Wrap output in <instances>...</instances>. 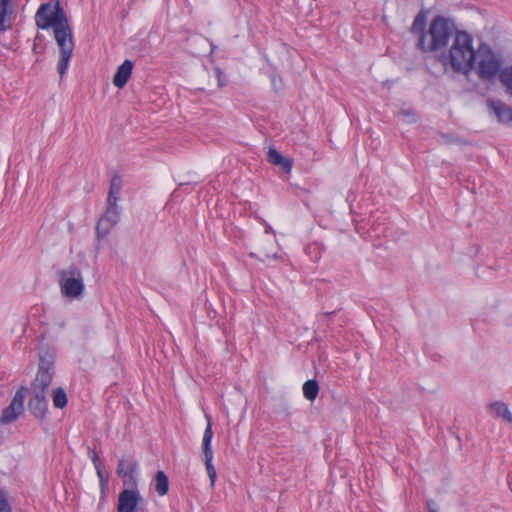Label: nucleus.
Returning a JSON list of instances; mask_svg holds the SVG:
<instances>
[{
    "mask_svg": "<svg viewBox=\"0 0 512 512\" xmlns=\"http://www.w3.org/2000/svg\"><path fill=\"white\" fill-rule=\"evenodd\" d=\"M92 461H93L95 467H96V465H100L98 456L96 454H94Z\"/></svg>",
    "mask_w": 512,
    "mask_h": 512,
    "instance_id": "obj_30",
    "label": "nucleus"
},
{
    "mask_svg": "<svg viewBox=\"0 0 512 512\" xmlns=\"http://www.w3.org/2000/svg\"><path fill=\"white\" fill-rule=\"evenodd\" d=\"M122 189V179L120 176H113L110 182L109 193L107 197V202L118 204V200L120 198V193Z\"/></svg>",
    "mask_w": 512,
    "mask_h": 512,
    "instance_id": "obj_16",
    "label": "nucleus"
},
{
    "mask_svg": "<svg viewBox=\"0 0 512 512\" xmlns=\"http://www.w3.org/2000/svg\"><path fill=\"white\" fill-rule=\"evenodd\" d=\"M133 69V63L130 60H125L117 69L113 78V84L118 88H123L128 82Z\"/></svg>",
    "mask_w": 512,
    "mask_h": 512,
    "instance_id": "obj_14",
    "label": "nucleus"
},
{
    "mask_svg": "<svg viewBox=\"0 0 512 512\" xmlns=\"http://www.w3.org/2000/svg\"><path fill=\"white\" fill-rule=\"evenodd\" d=\"M401 115L408 121V122H411V121H415V116L412 112L408 111V112H401Z\"/></svg>",
    "mask_w": 512,
    "mask_h": 512,
    "instance_id": "obj_27",
    "label": "nucleus"
},
{
    "mask_svg": "<svg viewBox=\"0 0 512 512\" xmlns=\"http://www.w3.org/2000/svg\"><path fill=\"white\" fill-rule=\"evenodd\" d=\"M265 231H266L267 233H269V232H273V230H272L271 226H269V225L266 227V230H265Z\"/></svg>",
    "mask_w": 512,
    "mask_h": 512,
    "instance_id": "obj_31",
    "label": "nucleus"
},
{
    "mask_svg": "<svg viewBox=\"0 0 512 512\" xmlns=\"http://www.w3.org/2000/svg\"><path fill=\"white\" fill-rule=\"evenodd\" d=\"M489 109L497 117L498 121L508 123L512 121V107L500 100L489 99L487 101Z\"/></svg>",
    "mask_w": 512,
    "mask_h": 512,
    "instance_id": "obj_13",
    "label": "nucleus"
},
{
    "mask_svg": "<svg viewBox=\"0 0 512 512\" xmlns=\"http://www.w3.org/2000/svg\"><path fill=\"white\" fill-rule=\"evenodd\" d=\"M491 409L498 417H502L512 423V414L506 404L502 402H495L491 405Z\"/></svg>",
    "mask_w": 512,
    "mask_h": 512,
    "instance_id": "obj_23",
    "label": "nucleus"
},
{
    "mask_svg": "<svg viewBox=\"0 0 512 512\" xmlns=\"http://www.w3.org/2000/svg\"><path fill=\"white\" fill-rule=\"evenodd\" d=\"M52 402L54 407L63 409L67 405V395L63 388H56L52 392Z\"/></svg>",
    "mask_w": 512,
    "mask_h": 512,
    "instance_id": "obj_22",
    "label": "nucleus"
},
{
    "mask_svg": "<svg viewBox=\"0 0 512 512\" xmlns=\"http://www.w3.org/2000/svg\"><path fill=\"white\" fill-rule=\"evenodd\" d=\"M143 503V498L141 497L139 491L136 488L130 487L129 489H124L118 497V512H138V507Z\"/></svg>",
    "mask_w": 512,
    "mask_h": 512,
    "instance_id": "obj_10",
    "label": "nucleus"
},
{
    "mask_svg": "<svg viewBox=\"0 0 512 512\" xmlns=\"http://www.w3.org/2000/svg\"><path fill=\"white\" fill-rule=\"evenodd\" d=\"M121 216V208L116 203L107 202L106 210L96 225L98 237L107 236L110 231L118 224Z\"/></svg>",
    "mask_w": 512,
    "mask_h": 512,
    "instance_id": "obj_7",
    "label": "nucleus"
},
{
    "mask_svg": "<svg viewBox=\"0 0 512 512\" xmlns=\"http://www.w3.org/2000/svg\"><path fill=\"white\" fill-rule=\"evenodd\" d=\"M33 395L28 402L29 411L38 419H43L48 410L45 393L32 391Z\"/></svg>",
    "mask_w": 512,
    "mask_h": 512,
    "instance_id": "obj_11",
    "label": "nucleus"
},
{
    "mask_svg": "<svg viewBox=\"0 0 512 512\" xmlns=\"http://www.w3.org/2000/svg\"><path fill=\"white\" fill-rule=\"evenodd\" d=\"M499 80L506 88L507 94L512 97V65L500 71Z\"/></svg>",
    "mask_w": 512,
    "mask_h": 512,
    "instance_id": "obj_19",
    "label": "nucleus"
},
{
    "mask_svg": "<svg viewBox=\"0 0 512 512\" xmlns=\"http://www.w3.org/2000/svg\"><path fill=\"white\" fill-rule=\"evenodd\" d=\"M213 77L216 80V88L220 89L226 85V77L219 67H215Z\"/></svg>",
    "mask_w": 512,
    "mask_h": 512,
    "instance_id": "obj_24",
    "label": "nucleus"
},
{
    "mask_svg": "<svg viewBox=\"0 0 512 512\" xmlns=\"http://www.w3.org/2000/svg\"><path fill=\"white\" fill-rule=\"evenodd\" d=\"M95 468H96V471H97V474H98L99 478L102 479L103 476H102V471H101V465H96Z\"/></svg>",
    "mask_w": 512,
    "mask_h": 512,
    "instance_id": "obj_29",
    "label": "nucleus"
},
{
    "mask_svg": "<svg viewBox=\"0 0 512 512\" xmlns=\"http://www.w3.org/2000/svg\"><path fill=\"white\" fill-rule=\"evenodd\" d=\"M476 60L479 78L491 80L500 73L501 60L488 45L481 44L478 47Z\"/></svg>",
    "mask_w": 512,
    "mask_h": 512,
    "instance_id": "obj_5",
    "label": "nucleus"
},
{
    "mask_svg": "<svg viewBox=\"0 0 512 512\" xmlns=\"http://www.w3.org/2000/svg\"><path fill=\"white\" fill-rule=\"evenodd\" d=\"M26 392L27 389L25 387H21L16 391L9 406L3 409L0 417V423L10 424L14 422L23 413Z\"/></svg>",
    "mask_w": 512,
    "mask_h": 512,
    "instance_id": "obj_9",
    "label": "nucleus"
},
{
    "mask_svg": "<svg viewBox=\"0 0 512 512\" xmlns=\"http://www.w3.org/2000/svg\"><path fill=\"white\" fill-rule=\"evenodd\" d=\"M427 506H428V509H429V512H439L436 507H435V503L431 500H429L427 502Z\"/></svg>",
    "mask_w": 512,
    "mask_h": 512,
    "instance_id": "obj_28",
    "label": "nucleus"
},
{
    "mask_svg": "<svg viewBox=\"0 0 512 512\" xmlns=\"http://www.w3.org/2000/svg\"><path fill=\"white\" fill-rule=\"evenodd\" d=\"M453 35L452 24L443 16H437L431 21L426 34L418 38L416 46L424 53L435 52L446 47Z\"/></svg>",
    "mask_w": 512,
    "mask_h": 512,
    "instance_id": "obj_3",
    "label": "nucleus"
},
{
    "mask_svg": "<svg viewBox=\"0 0 512 512\" xmlns=\"http://www.w3.org/2000/svg\"><path fill=\"white\" fill-rule=\"evenodd\" d=\"M267 158L271 164L280 166L285 172H289L292 168V161L282 156L275 148L268 150Z\"/></svg>",
    "mask_w": 512,
    "mask_h": 512,
    "instance_id": "obj_15",
    "label": "nucleus"
},
{
    "mask_svg": "<svg viewBox=\"0 0 512 512\" xmlns=\"http://www.w3.org/2000/svg\"><path fill=\"white\" fill-rule=\"evenodd\" d=\"M425 27H426V15L423 12H420L414 18V21H413L412 27H411V32L415 35H418V38H419L421 36V34H426Z\"/></svg>",
    "mask_w": 512,
    "mask_h": 512,
    "instance_id": "obj_20",
    "label": "nucleus"
},
{
    "mask_svg": "<svg viewBox=\"0 0 512 512\" xmlns=\"http://www.w3.org/2000/svg\"><path fill=\"white\" fill-rule=\"evenodd\" d=\"M54 358L51 354L40 355L39 368L31 385L32 391L45 393L53 378Z\"/></svg>",
    "mask_w": 512,
    "mask_h": 512,
    "instance_id": "obj_6",
    "label": "nucleus"
},
{
    "mask_svg": "<svg viewBox=\"0 0 512 512\" xmlns=\"http://www.w3.org/2000/svg\"><path fill=\"white\" fill-rule=\"evenodd\" d=\"M117 473L123 478L124 484L128 487L136 488L137 484V464L128 463L120 460L118 463Z\"/></svg>",
    "mask_w": 512,
    "mask_h": 512,
    "instance_id": "obj_12",
    "label": "nucleus"
},
{
    "mask_svg": "<svg viewBox=\"0 0 512 512\" xmlns=\"http://www.w3.org/2000/svg\"><path fill=\"white\" fill-rule=\"evenodd\" d=\"M35 22L40 29L53 28L54 30V37L60 48L57 70L62 78L68 69L74 50L72 30L66 14L59 3L42 4L36 12Z\"/></svg>",
    "mask_w": 512,
    "mask_h": 512,
    "instance_id": "obj_1",
    "label": "nucleus"
},
{
    "mask_svg": "<svg viewBox=\"0 0 512 512\" xmlns=\"http://www.w3.org/2000/svg\"><path fill=\"white\" fill-rule=\"evenodd\" d=\"M169 489V480L163 471H158L155 476V491L160 495L164 496L167 494Z\"/></svg>",
    "mask_w": 512,
    "mask_h": 512,
    "instance_id": "obj_17",
    "label": "nucleus"
},
{
    "mask_svg": "<svg viewBox=\"0 0 512 512\" xmlns=\"http://www.w3.org/2000/svg\"><path fill=\"white\" fill-rule=\"evenodd\" d=\"M11 13V0H0V32L6 30V21Z\"/></svg>",
    "mask_w": 512,
    "mask_h": 512,
    "instance_id": "obj_21",
    "label": "nucleus"
},
{
    "mask_svg": "<svg viewBox=\"0 0 512 512\" xmlns=\"http://www.w3.org/2000/svg\"><path fill=\"white\" fill-rule=\"evenodd\" d=\"M271 81H272V85L274 86V88H275L276 90H277L278 88H280V87H281V82H282V81H281V78H280V77H278V76H275V75H274V76L271 78Z\"/></svg>",
    "mask_w": 512,
    "mask_h": 512,
    "instance_id": "obj_26",
    "label": "nucleus"
},
{
    "mask_svg": "<svg viewBox=\"0 0 512 512\" xmlns=\"http://www.w3.org/2000/svg\"><path fill=\"white\" fill-rule=\"evenodd\" d=\"M303 395L309 401H314L319 392V385L316 380H308L303 385Z\"/></svg>",
    "mask_w": 512,
    "mask_h": 512,
    "instance_id": "obj_18",
    "label": "nucleus"
},
{
    "mask_svg": "<svg viewBox=\"0 0 512 512\" xmlns=\"http://www.w3.org/2000/svg\"><path fill=\"white\" fill-rule=\"evenodd\" d=\"M58 284L61 295L69 301L81 300L85 293V283L80 267L75 264L58 271Z\"/></svg>",
    "mask_w": 512,
    "mask_h": 512,
    "instance_id": "obj_4",
    "label": "nucleus"
},
{
    "mask_svg": "<svg viewBox=\"0 0 512 512\" xmlns=\"http://www.w3.org/2000/svg\"><path fill=\"white\" fill-rule=\"evenodd\" d=\"M206 419H207V426L204 431L203 440H202V448H203L202 457H203L205 467H206V470H207V473H208V476L210 479V485H211V487H213L215 480H216V476H217L216 470L212 464L213 451H212V447H211V441H212V437H213V431H212V424H211L210 417L206 415Z\"/></svg>",
    "mask_w": 512,
    "mask_h": 512,
    "instance_id": "obj_8",
    "label": "nucleus"
},
{
    "mask_svg": "<svg viewBox=\"0 0 512 512\" xmlns=\"http://www.w3.org/2000/svg\"><path fill=\"white\" fill-rule=\"evenodd\" d=\"M0 512H11V507L5 497V495L0 491Z\"/></svg>",
    "mask_w": 512,
    "mask_h": 512,
    "instance_id": "obj_25",
    "label": "nucleus"
},
{
    "mask_svg": "<svg viewBox=\"0 0 512 512\" xmlns=\"http://www.w3.org/2000/svg\"><path fill=\"white\" fill-rule=\"evenodd\" d=\"M476 53L473 37L465 31H456L448 54L443 55L441 61L454 72L468 75L475 66Z\"/></svg>",
    "mask_w": 512,
    "mask_h": 512,
    "instance_id": "obj_2",
    "label": "nucleus"
}]
</instances>
